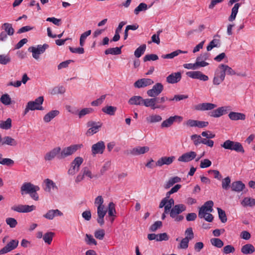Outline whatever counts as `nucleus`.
Masks as SVG:
<instances>
[{"instance_id": "nucleus-1", "label": "nucleus", "mask_w": 255, "mask_h": 255, "mask_svg": "<svg viewBox=\"0 0 255 255\" xmlns=\"http://www.w3.org/2000/svg\"><path fill=\"white\" fill-rule=\"evenodd\" d=\"M213 205L214 203L211 200L206 202L204 204L199 208L198 213L199 218L200 219H204L208 222H212L213 220L214 217L210 213L213 210Z\"/></svg>"}, {"instance_id": "nucleus-2", "label": "nucleus", "mask_w": 255, "mask_h": 255, "mask_svg": "<svg viewBox=\"0 0 255 255\" xmlns=\"http://www.w3.org/2000/svg\"><path fill=\"white\" fill-rule=\"evenodd\" d=\"M44 101L43 96H40L34 101H31L27 103L26 108L24 111L23 115H25L30 110H43L42 105Z\"/></svg>"}, {"instance_id": "nucleus-3", "label": "nucleus", "mask_w": 255, "mask_h": 255, "mask_svg": "<svg viewBox=\"0 0 255 255\" xmlns=\"http://www.w3.org/2000/svg\"><path fill=\"white\" fill-rule=\"evenodd\" d=\"M186 210V207L184 204H179L174 206L170 212V217L173 219L175 222H180L184 219V216L180 215Z\"/></svg>"}, {"instance_id": "nucleus-4", "label": "nucleus", "mask_w": 255, "mask_h": 255, "mask_svg": "<svg viewBox=\"0 0 255 255\" xmlns=\"http://www.w3.org/2000/svg\"><path fill=\"white\" fill-rule=\"evenodd\" d=\"M221 146L226 149L234 150L237 152L242 153L245 152V150L242 144L237 141L228 139L226 140L223 144H221Z\"/></svg>"}, {"instance_id": "nucleus-5", "label": "nucleus", "mask_w": 255, "mask_h": 255, "mask_svg": "<svg viewBox=\"0 0 255 255\" xmlns=\"http://www.w3.org/2000/svg\"><path fill=\"white\" fill-rule=\"evenodd\" d=\"M82 146L83 145L80 144H72L69 146L64 147L62 150L61 149L60 153L58 155V158L61 159L70 156L74 153L78 149H80Z\"/></svg>"}, {"instance_id": "nucleus-6", "label": "nucleus", "mask_w": 255, "mask_h": 255, "mask_svg": "<svg viewBox=\"0 0 255 255\" xmlns=\"http://www.w3.org/2000/svg\"><path fill=\"white\" fill-rule=\"evenodd\" d=\"M82 157H76L71 163L70 167L68 170V174L70 175H74L79 171L80 167L83 162Z\"/></svg>"}, {"instance_id": "nucleus-7", "label": "nucleus", "mask_w": 255, "mask_h": 255, "mask_svg": "<svg viewBox=\"0 0 255 255\" xmlns=\"http://www.w3.org/2000/svg\"><path fill=\"white\" fill-rule=\"evenodd\" d=\"M40 190L38 186L34 185L30 182H24L20 187L21 195L29 194L32 191H38Z\"/></svg>"}, {"instance_id": "nucleus-8", "label": "nucleus", "mask_w": 255, "mask_h": 255, "mask_svg": "<svg viewBox=\"0 0 255 255\" xmlns=\"http://www.w3.org/2000/svg\"><path fill=\"white\" fill-rule=\"evenodd\" d=\"M49 47L47 44H44L43 45H38L37 47H30L28 48V51L32 53V57L35 59H38L39 58V55L43 53L45 50Z\"/></svg>"}, {"instance_id": "nucleus-9", "label": "nucleus", "mask_w": 255, "mask_h": 255, "mask_svg": "<svg viewBox=\"0 0 255 255\" xmlns=\"http://www.w3.org/2000/svg\"><path fill=\"white\" fill-rule=\"evenodd\" d=\"M183 117L178 115L171 116L166 120L163 121L161 124V128H168L170 127L174 122L180 123L183 121Z\"/></svg>"}, {"instance_id": "nucleus-10", "label": "nucleus", "mask_w": 255, "mask_h": 255, "mask_svg": "<svg viewBox=\"0 0 255 255\" xmlns=\"http://www.w3.org/2000/svg\"><path fill=\"white\" fill-rule=\"evenodd\" d=\"M87 126L90 127V128L87 131L86 134L87 136H90L99 131L100 128L102 126V123L89 121L87 123Z\"/></svg>"}, {"instance_id": "nucleus-11", "label": "nucleus", "mask_w": 255, "mask_h": 255, "mask_svg": "<svg viewBox=\"0 0 255 255\" xmlns=\"http://www.w3.org/2000/svg\"><path fill=\"white\" fill-rule=\"evenodd\" d=\"M163 85L160 83H157L153 85L152 89L147 91V94L149 97L155 98L163 91Z\"/></svg>"}, {"instance_id": "nucleus-12", "label": "nucleus", "mask_w": 255, "mask_h": 255, "mask_svg": "<svg viewBox=\"0 0 255 255\" xmlns=\"http://www.w3.org/2000/svg\"><path fill=\"white\" fill-rule=\"evenodd\" d=\"M36 207L34 205H18L13 206L11 207L12 211L18 213H28L35 210Z\"/></svg>"}, {"instance_id": "nucleus-13", "label": "nucleus", "mask_w": 255, "mask_h": 255, "mask_svg": "<svg viewBox=\"0 0 255 255\" xmlns=\"http://www.w3.org/2000/svg\"><path fill=\"white\" fill-rule=\"evenodd\" d=\"M225 78V76L224 73L223 72L221 68H220V67L218 66L215 72L213 80V84L216 86L219 85L224 81Z\"/></svg>"}, {"instance_id": "nucleus-14", "label": "nucleus", "mask_w": 255, "mask_h": 255, "mask_svg": "<svg viewBox=\"0 0 255 255\" xmlns=\"http://www.w3.org/2000/svg\"><path fill=\"white\" fill-rule=\"evenodd\" d=\"M157 101L156 98L151 99H143L142 105L146 107H150L151 109L155 110L156 109H161L162 110L165 109V107L159 105H156V102Z\"/></svg>"}, {"instance_id": "nucleus-15", "label": "nucleus", "mask_w": 255, "mask_h": 255, "mask_svg": "<svg viewBox=\"0 0 255 255\" xmlns=\"http://www.w3.org/2000/svg\"><path fill=\"white\" fill-rule=\"evenodd\" d=\"M105 149V144L103 141H99L95 144L92 145L91 147V152L93 155L98 154H103Z\"/></svg>"}, {"instance_id": "nucleus-16", "label": "nucleus", "mask_w": 255, "mask_h": 255, "mask_svg": "<svg viewBox=\"0 0 255 255\" xmlns=\"http://www.w3.org/2000/svg\"><path fill=\"white\" fill-rule=\"evenodd\" d=\"M18 245L17 240H11L5 247L0 250V255L5 254L16 249Z\"/></svg>"}, {"instance_id": "nucleus-17", "label": "nucleus", "mask_w": 255, "mask_h": 255, "mask_svg": "<svg viewBox=\"0 0 255 255\" xmlns=\"http://www.w3.org/2000/svg\"><path fill=\"white\" fill-rule=\"evenodd\" d=\"M186 75L190 78L194 79H199L203 81H207L209 80V78L207 75L203 74L201 71H189L186 72Z\"/></svg>"}, {"instance_id": "nucleus-18", "label": "nucleus", "mask_w": 255, "mask_h": 255, "mask_svg": "<svg viewBox=\"0 0 255 255\" xmlns=\"http://www.w3.org/2000/svg\"><path fill=\"white\" fill-rule=\"evenodd\" d=\"M107 212V209L103 206L97 207V215L98 218L97 219V222L99 225L102 226L104 223V217Z\"/></svg>"}, {"instance_id": "nucleus-19", "label": "nucleus", "mask_w": 255, "mask_h": 255, "mask_svg": "<svg viewBox=\"0 0 255 255\" xmlns=\"http://www.w3.org/2000/svg\"><path fill=\"white\" fill-rule=\"evenodd\" d=\"M60 147H56L45 154L44 155V159L46 161H50L53 159L55 157L58 158V155L60 153Z\"/></svg>"}, {"instance_id": "nucleus-20", "label": "nucleus", "mask_w": 255, "mask_h": 255, "mask_svg": "<svg viewBox=\"0 0 255 255\" xmlns=\"http://www.w3.org/2000/svg\"><path fill=\"white\" fill-rule=\"evenodd\" d=\"M196 155L197 154L195 151H191L186 152L179 156L178 160L180 162H188L195 158Z\"/></svg>"}, {"instance_id": "nucleus-21", "label": "nucleus", "mask_w": 255, "mask_h": 255, "mask_svg": "<svg viewBox=\"0 0 255 255\" xmlns=\"http://www.w3.org/2000/svg\"><path fill=\"white\" fill-rule=\"evenodd\" d=\"M217 107V105L210 103L199 104L195 106V110L197 111H209L213 110Z\"/></svg>"}, {"instance_id": "nucleus-22", "label": "nucleus", "mask_w": 255, "mask_h": 255, "mask_svg": "<svg viewBox=\"0 0 255 255\" xmlns=\"http://www.w3.org/2000/svg\"><path fill=\"white\" fill-rule=\"evenodd\" d=\"M0 144L1 145H8L15 146L17 144V141L9 136H5L3 138L0 134Z\"/></svg>"}, {"instance_id": "nucleus-23", "label": "nucleus", "mask_w": 255, "mask_h": 255, "mask_svg": "<svg viewBox=\"0 0 255 255\" xmlns=\"http://www.w3.org/2000/svg\"><path fill=\"white\" fill-rule=\"evenodd\" d=\"M154 82L150 79L142 78L137 80L134 83V86L137 88L145 87L153 84Z\"/></svg>"}, {"instance_id": "nucleus-24", "label": "nucleus", "mask_w": 255, "mask_h": 255, "mask_svg": "<svg viewBox=\"0 0 255 255\" xmlns=\"http://www.w3.org/2000/svg\"><path fill=\"white\" fill-rule=\"evenodd\" d=\"M175 159V157L174 156L170 157L163 156L159 158L156 162L155 165L156 166L159 167H161L164 164L170 165L173 162Z\"/></svg>"}, {"instance_id": "nucleus-25", "label": "nucleus", "mask_w": 255, "mask_h": 255, "mask_svg": "<svg viewBox=\"0 0 255 255\" xmlns=\"http://www.w3.org/2000/svg\"><path fill=\"white\" fill-rule=\"evenodd\" d=\"M149 150L148 146H137L130 150L129 153L132 155H138L147 152Z\"/></svg>"}, {"instance_id": "nucleus-26", "label": "nucleus", "mask_w": 255, "mask_h": 255, "mask_svg": "<svg viewBox=\"0 0 255 255\" xmlns=\"http://www.w3.org/2000/svg\"><path fill=\"white\" fill-rule=\"evenodd\" d=\"M181 79L180 72L173 73L166 78V81L168 83L174 84L178 82Z\"/></svg>"}, {"instance_id": "nucleus-27", "label": "nucleus", "mask_w": 255, "mask_h": 255, "mask_svg": "<svg viewBox=\"0 0 255 255\" xmlns=\"http://www.w3.org/2000/svg\"><path fill=\"white\" fill-rule=\"evenodd\" d=\"M62 215L63 213L58 209L50 210L43 215V217L48 220H52L55 216Z\"/></svg>"}, {"instance_id": "nucleus-28", "label": "nucleus", "mask_w": 255, "mask_h": 255, "mask_svg": "<svg viewBox=\"0 0 255 255\" xmlns=\"http://www.w3.org/2000/svg\"><path fill=\"white\" fill-rule=\"evenodd\" d=\"M231 188L233 191L240 192L245 188V185L241 181H237L231 184Z\"/></svg>"}, {"instance_id": "nucleus-29", "label": "nucleus", "mask_w": 255, "mask_h": 255, "mask_svg": "<svg viewBox=\"0 0 255 255\" xmlns=\"http://www.w3.org/2000/svg\"><path fill=\"white\" fill-rule=\"evenodd\" d=\"M228 116L232 121L245 120L246 119V115L241 113L231 112Z\"/></svg>"}, {"instance_id": "nucleus-30", "label": "nucleus", "mask_w": 255, "mask_h": 255, "mask_svg": "<svg viewBox=\"0 0 255 255\" xmlns=\"http://www.w3.org/2000/svg\"><path fill=\"white\" fill-rule=\"evenodd\" d=\"M59 113V111L56 110L50 111L44 116V122L46 123L50 122L52 119L57 116Z\"/></svg>"}, {"instance_id": "nucleus-31", "label": "nucleus", "mask_w": 255, "mask_h": 255, "mask_svg": "<svg viewBox=\"0 0 255 255\" xmlns=\"http://www.w3.org/2000/svg\"><path fill=\"white\" fill-rule=\"evenodd\" d=\"M241 251L244 255H250L255 252V248L252 244H247L242 246Z\"/></svg>"}, {"instance_id": "nucleus-32", "label": "nucleus", "mask_w": 255, "mask_h": 255, "mask_svg": "<svg viewBox=\"0 0 255 255\" xmlns=\"http://www.w3.org/2000/svg\"><path fill=\"white\" fill-rule=\"evenodd\" d=\"M143 99L139 96H134L130 98L128 103L131 105H142Z\"/></svg>"}, {"instance_id": "nucleus-33", "label": "nucleus", "mask_w": 255, "mask_h": 255, "mask_svg": "<svg viewBox=\"0 0 255 255\" xmlns=\"http://www.w3.org/2000/svg\"><path fill=\"white\" fill-rule=\"evenodd\" d=\"M161 121L162 117L159 115L152 114L146 118V121L149 124L158 123Z\"/></svg>"}, {"instance_id": "nucleus-34", "label": "nucleus", "mask_w": 255, "mask_h": 255, "mask_svg": "<svg viewBox=\"0 0 255 255\" xmlns=\"http://www.w3.org/2000/svg\"><path fill=\"white\" fill-rule=\"evenodd\" d=\"M219 66L223 72L224 73L225 76L226 74L231 76L235 75L236 74V72L231 67H229L227 65L221 64L219 65Z\"/></svg>"}, {"instance_id": "nucleus-35", "label": "nucleus", "mask_w": 255, "mask_h": 255, "mask_svg": "<svg viewBox=\"0 0 255 255\" xmlns=\"http://www.w3.org/2000/svg\"><path fill=\"white\" fill-rule=\"evenodd\" d=\"M241 205L244 207H253L255 206V199L251 197H245L242 201Z\"/></svg>"}, {"instance_id": "nucleus-36", "label": "nucleus", "mask_w": 255, "mask_h": 255, "mask_svg": "<svg viewBox=\"0 0 255 255\" xmlns=\"http://www.w3.org/2000/svg\"><path fill=\"white\" fill-rule=\"evenodd\" d=\"M187 51H182L181 50H177L175 51L171 52V53L167 54L166 55H162L161 57L163 59H172L174 57L178 56L179 54L181 53H187Z\"/></svg>"}, {"instance_id": "nucleus-37", "label": "nucleus", "mask_w": 255, "mask_h": 255, "mask_svg": "<svg viewBox=\"0 0 255 255\" xmlns=\"http://www.w3.org/2000/svg\"><path fill=\"white\" fill-rule=\"evenodd\" d=\"M181 181V178L178 176H175L170 178L165 184L164 187L165 189H168L173 186L175 183Z\"/></svg>"}, {"instance_id": "nucleus-38", "label": "nucleus", "mask_w": 255, "mask_h": 255, "mask_svg": "<svg viewBox=\"0 0 255 255\" xmlns=\"http://www.w3.org/2000/svg\"><path fill=\"white\" fill-rule=\"evenodd\" d=\"M123 47L121 46L120 47H115V48H110L106 49L105 51V53L106 55L112 54V55H119L122 53L121 48Z\"/></svg>"}, {"instance_id": "nucleus-39", "label": "nucleus", "mask_w": 255, "mask_h": 255, "mask_svg": "<svg viewBox=\"0 0 255 255\" xmlns=\"http://www.w3.org/2000/svg\"><path fill=\"white\" fill-rule=\"evenodd\" d=\"M240 6V4L239 3H237L232 8L231 14L229 17V20L230 21H232L235 19Z\"/></svg>"}, {"instance_id": "nucleus-40", "label": "nucleus", "mask_w": 255, "mask_h": 255, "mask_svg": "<svg viewBox=\"0 0 255 255\" xmlns=\"http://www.w3.org/2000/svg\"><path fill=\"white\" fill-rule=\"evenodd\" d=\"M102 111L108 115L113 116L117 111V108L112 106H107L103 108Z\"/></svg>"}, {"instance_id": "nucleus-41", "label": "nucleus", "mask_w": 255, "mask_h": 255, "mask_svg": "<svg viewBox=\"0 0 255 255\" xmlns=\"http://www.w3.org/2000/svg\"><path fill=\"white\" fill-rule=\"evenodd\" d=\"M146 46L145 44H142L138 47L134 51V55L136 58H139L146 50Z\"/></svg>"}, {"instance_id": "nucleus-42", "label": "nucleus", "mask_w": 255, "mask_h": 255, "mask_svg": "<svg viewBox=\"0 0 255 255\" xmlns=\"http://www.w3.org/2000/svg\"><path fill=\"white\" fill-rule=\"evenodd\" d=\"M2 27L8 35H12L14 33V30L12 27V25L9 23H4L2 25Z\"/></svg>"}, {"instance_id": "nucleus-43", "label": "nucleus", "mask_w": 255, "mask_h": 255, "mask_svg": "<svg viewBox=\"0 0 255 255\" xmlns=\"http://www.w3.org/2000/svg\"><path fill=\"white\" fill-rule=\"evenodd\" d=\"M81 171L84 177H88L90 179H92L94 177H97L96 175H94L92 174L91 171L88 167H83Z\"/></svg>"}, {"instance_id": "nucleus-44", "label": "nucleus", "mask_w": 255, "mask_h": 255, "mask_svg": "<svg viewBox=\"0 0 255 255\" xmlns=\"http://www.w3.org/2000/svg\"><path fill=\"white\" fill-rule=\"evenodd\" d=\"M54 233L51 232H47L43 237V239L45 243L48 245L51 244Z\"/></svg>"}, {"instance_id": "nucleus-45", "label": "nucleus", "mask_w": 255, "mask_h": 255, "mask_svg": "<svg viewBox=\"0 0 255 255\" xmlns=\"http://www.w3.org/2000/svg\"><path fill=\"white\" fill-rule=\"evenodd\" d=\"M11 127V120L8 118L5 121H0V128L4 129H9Z\"/></svg>"}, {"instance_id": "nucleus-46", "label": "nucleus", "mask_w": 255, "mask_h": 255, "mask_svg": "<svg viewBox=\"0 0 255 255\" xmlns=\"http://www.w3.org/2000/svg\"><path fill=\"white\" fill-rule=\"evenodd\" d=\"M220 45V39L214 38L207 47L208 51L211 50L213 48L218 47Z\"/></svg>"}, {"instance_id": "nucleus-47", "label": "nucleus", "mask_w": 255, "mask_h": 255, "mask_svg": "<svg viewBox=\"0 0 255 255\" xmlns=\"http://www.w3.org/2000/svg\"><path fill=\"white\" fill-rule=\"evenodd\" d=\"M210 242L213 246L218 248H221L224 246L223 242L219 238H212Z\"/></svg>"}, {"instance_id": "nucleus-48", "label": "nucleus", "mask_w": 255, "mask_h": 255, "mask_svg": "<svg viewBox=\"0 0 255 255\" xmlns=\"http://www.w3.org/2000/svg\"><path fill=\"white\" fill-rule=\"evenodd\" d=\"M108 216H115L116 213L115 204L113 202H110L108 205L107 209Z\"/></svg>"}, {"instance_id": "nucleus-49", "label": "nucleus", "mask_w": 255, "mask_h": 255, "mask_svg": "<svg viewBox=\"0 0 255 255\" xmlns=\"http://www.w3.org/2000/svg\"><path fill=\"white\" fill-rule=\"evenodd\" d=\"M45 182L46 184V188L45 189L46 191L50 192L51 189L54 188H56L55 184L50 179H47L45 180Z\"/></svg>"}, {"instance_id": "nucleus-50", "label": "nucleus", "mask_w": 255, "mask_h": 255, "mask_svg": "<svg viewBox=\"0 0 255 255\" xmlns=\"http://www.w3.org/2000/svg\"><path fill=\"white\" fill-rule=\"evenodd\" d=\"M231 178L228 176L222 180V187L224 190H228L231 186Z\"/></svg>"}, {"instance_id": "nucleus-51", "label": "nucleus", "mask_w": 255, "mask_h": 255, "mask_svg": "<svg viewBox=\"0 0 255 255\" xmlns=\"http://www.w3.org/2000/svg\"><path fill=\"white\" fill-rule=\"evenodd\" d=\"M147 9V5L143 2L140 3L134 10V13L136 15L138 14L139 12L145 11Z\"/></svg>"}, {"instance_id": "nucleus-52", "label": "nucleus", "mask_w": 255, "mask_h": 255, "mask_svg": "<svg viewBox=\"0 0 255 255\" xmlns=\"http://www.w3.org/2000/svg\"><path fill=\"white\" fill-rule=\"evenodd\" d=\"M11 59L9 55H0V64L6 65L10 62Z\"/></svg>"}, {"instance_id": "nucleus-53", "label": "nucleus", "mask_w": 255, "mask_h": 255, "mask_svg": "<svg viewBox=\"0 0 255 255\" xmlns=\"http://www.w3.org/2000/svg\"><path fill=\"white\" fill-rule=\"evenodd\" d=\"M219 215V218L222 223H225L227 221V216L225 212L220 208H217Z\"/></svg>"}, {"instance_id": "nucleus-54", "label": "nucleus", "mask_w": 255, "mask_h": 255, "mask_svg": "<svg viewBox=\"0 0 255 255\" xmlns=\"http://www.w3.org/2000/svg\"><path fill=\"white\" fill-rule=\"evenodd\" d=\"M0 102L5 105H8L11 103V99L8 94H5L1 96Z\"/></svg>"}, {"instance_id": "nucleus-55", "label": "nucleus", "mask_w": 255, "mask_h": 255, "mask_svg": "<svg viewBox=\"0 0 255 255\" xmlns=\"http://www.w3.org/2000/svg\"><path fill=\"white\" fill-rule=\"evenodd\" d=\"M14 164V161L12 159L8 158H3L0 163V164L2 165H5L9 167L13 166Z\"/></svg>"}, {"instance_id": "nucleus-56", "label": "nucleus", "mask_w": 255, "mask_h": 255, "mask_svg": "<svg viewBox=\"0 0 255 255\" xmlns=\"http://www.w3.org/2000/svg\"><path fill=\"white\" fill-rule=\"evenodd\" d=\"M208 115L209 116L214 118H219L223 116L220 108L210 112Z\"/></svg>"}, {"instance_id": "nucleus-57", "label": "nucleus", "mask_w": 255, "mask_h": 255, "mask_svg": "<svg viewBox=\"0 0 255 255\" xmlns=\"http://www.w3.org/2000/svg\"><path fill=\"white\" fill-rule=\"evenodd\" d=\"M162 223L161 221H158L154 222L149 228V231L151 232H155L158 229L162 227Z\"/></svg>"}, {"instance_id": "nucleus-58", "label": "nucleus", "mask_w": 255, "mask_h": 255, "mask_svg": "<svg viewBox=\"0 0 255 255\" xmlns=\"http://www.w3.org/2000/svg\"><path fill=\"white\" fill-rule=\"evenodd\" d=\"M93 112V110L92 108H84L81 110L78 116L80 118H81L83 116H85L86 115L89 114L90 113H92Z\"/></svg>"}, {"instance_id": "nucleus-59", "label": "nucleus", "mask_w": 255, "mask_h": 255, "mask_svg": "<svg viewBox=\"0 0 255 255\" xmlns=\"http://www.w3.org/2000/svg\"><path fill=\"white\" fill-rule=\"evenodd\" d=\"M6 223L9 226L10 228H15L17 224V221L13 218H7L5 220Z\"/></svg>"}, {"instance_id": "nucleus-60", "label": "nucleus", "mask_w": 255, "mask_h": 255, "mask_svg": "<svg viewBox=\"0 0 255 255\" xmlns=\"http://www.w3.org/2000/svg\"><path fill=\"white\" fill-rule=\"evenodd\" d=\"M105 235V231L103 229L97 230L94 233L95 238L100 240H102L104 239Z\"/></svg>"}, {"instance_id": "nucleus-61", "label": "nucleus", "mask_w": 255, "mask_h": 255, "mask_svg": "<svg viewBox=\"0 0 255 255\" xmlns=\"http://www.w3.org/2000/svg\"><path fill=\"white\" fill-rule=\"evenodd\" d=\"M186 237L184 239H187L189 241L194 238V233L191 228H188L185 232Z\"/></svg>"}, {"instance_id": "nucleus-62", "label": "nucleus", "mask_w": 255, "mask_h": 255, "mask_svg": "<svg viewBox=\"0 0 255 255\" xmlns=\"http://www.w3.org/2000/svg\"><path fill=\"white\" fill-rule=\"evenodd\" d=\"M158 59V57L156 54H147L144 56L143 57L144 62H146L148 61H155Z\"/></svg>"}, {"instance_id": "nucleus-63", "label": "nucleus", "mask_w": 255, "mask_h": 255, "mask_svg": "<svg viewBox=\"0 0 255 255\" xmlns=\"http://www.w3.org/2000/svg\"><path fill=\"white\" fill-rule=\"evenodd\" d=\"M85 241L88 245H97L96 241L94 239L93 237L91 235H89V234L86 235Z\"/></svg>"}, {"instance_id": "nucleus-64", "label": "nucleus", "mask_w": 255, "mask_h": 255, "mask_svg": "<svg viewBox=\"0 0 255 255\" xmlns=\"http://www.w3.org/2000/svg\"><path fill=\"white\" fill-rule=\"evenodd\" d=\"M201 136L200 135L198 134H193L191 136V139L193 141L194 144L195 146L198 145L200 144V140Z\"/></svg>"}]
</instances>
